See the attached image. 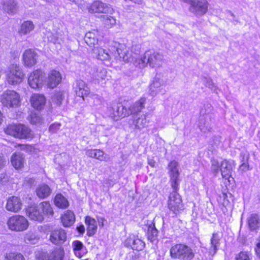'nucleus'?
Segmentation results:
<instances>
[{
    "label": "nucleus",
    "mask_w": 260,
    "mask_h": 260,
    "mask_svg": "<svg viewBox=\"0 0 260 260\" xmlns=\"http://www.w3.org/2000/svg\"><path fill=\"white\" fill-rule=\"evenodd\" d=\"M116 52L120 58L125 62H131L139 68H143L149 64L151 68H159L162 64L163 56L158 52L152 50L146 51L143 56L136 57L126 48L117 47Z\"/></svg>",
    "instance_id": "1"
},
{
    "label": "nucleus",
    "mask_w": 260,
    "mask_h": 260,
    "mask_svg": "<svg viewBox=\"0 0 260 260\" xmlns=\"http://www.w3.org/2000/svg\"><path fill=\"white\" fill-rule=\"evenodd\" d=\"M170 256L174 259L192 260L195 256L194 250L184 243L175 244L170 249Z\"/></svg>",
    "instance_id": "2"
},
{
    "label": "nucleus",
    "mask_w": 260,
    "mask_h": 260,
    "mask_svg": "<svg viewBox=\"0 0 260 260\" xmlns=\"http://www.w3.org/2000/svg\"><path fill=\"white\" fill-rule=\"evenodd\" d=\"M5 132L8 135L20 139L29 138L32 136L30 129L23 124L9 125L5 130Z\"/></svg>",
    "instance_id": "3"
},
{
    "label": "nucleus",
    "mask_w": 260,
    "mask_h": 260,
    "mask_svg": "<svg viewBox=\"0 0 260 260\" xmlns=\"http://www.w3.org/2000/svg\"><path fill=\"white\" fill-rule=\"evenodd\" d=\"M9 229L15 232H22L27 229L29 223L23 216L15 215L11 216L7 221Z\"/></svg>",
    "instance_id": "4"
},
{
    "label": "nucleus",
    "mask_w": 260,
    "mask_h": 260,
    "mask_svg": "<svg viewBox=\"0 0 260 260\" xmlns=\"http://www.w3.org/2000/svg\"><path fill=\"white\" fill-rule=\"evenodd\" d=\"M6 76L9 84L16 85L22 81L24 74L19 66L13 64L9 67Z\"/></svg>",
    "instance_id": "5"
},
{
    "label": "nucleus",
    "mask_w": 260,
    "mask_h": 260,
    "mask_svg": "<svg viewBox=\"0 0 260 260\" xmlns=\"http://www.w3.org/2000/svg\"><path fill=\"white\" fill-rule=\"evenodd\" d=\"M2 104L8 108L17 107L20 103L19 94L14 90H8L5 91L1 99Z\"/></svg>",
    "instance_id": "6"
},
{
    "label": "nucleus",
    "mask_w": 260,
    "mask_h": 260,
    "mask_svg": "<svg viewBox=\"0 0 260 260\" xmlns=\"http://www.w3.org/2000/svg\"><path fill=\"white\" fill-rule=\"evenodd\" d=\"M178 166V162L175 160H173L169 164L168 167L171 186L175 190H179L180 181Z\"/></svg>",
    "instance_id": "7"
},
{
    "label": "nucleus",
    "mask_w": 260,
    "mask_h": 260,
    "mask_svg": "<svg viewBox=\"0 0 260 260\" xmlns=\"http://www.w3.org/2000/svg\"><path fill=\"white\" fill-rule=\"evenodd\" d=\"M178 190L173 189L170 194L168 201V207L174 214H177L183 210V205Z\"/></svg>",
    "instance_id": "8"
},
{
    "label": "nucleus",
    "mask_w": 260,
    "mask_h": 260,
    "mask_svg": "<svg viewBox=\"0 0 260 260\" xmlns=\"http://www.w3.org/2000/svg\"><path fill=\"white\" fill-rule=\"evenodd\" d=\"M110 116L114 120L117 121L119 119L124 118L129 115L127 109L121 103H113L112 106L108 109Z\"/></svg>",
    "instance_id": "9"
},
{
    "label": "nucleus",
    "mask_w": 260,
    "mask_h": 260,
    "mask_svg": "<svg viewBox=\"0 0 260 260\" xmlns=\"http://www.w3.org/2000/svg\"><path fill=\"white\" fill-rule=\"evenodd\" d=\"M89 13H102L112 14L114 12V9L111 6L100 1H94L88 7Z\"/></svg>",
    "instance_id": "10"
},
{
    "label": "nucleus",
    "mask_w": 260,
    "mask_h": 260,
    "mask_svg": "<svg viewBox=\"0 0 260 260\" xmlns=\"http://www.w3.org/2000/svg\"><path fill=\"white\" fill-rule=\"evenodd\" d=\"M133 123L134 128L138 130H142V129L147 127L150 122L151 115L146 113L144 114H137L133 116Z\"/></svg>",
    "instance_id": "11"
},
{
    "label": "nucleus",
    "mask_w": 260,
    "mask_h": 260,
    "mask_svg": "<svg viewBox=\"0 0 260 260\" xmlns=\"http://www.w3.org/2000/svg\"><path fill=\"white\" fill-rule=\"evenodd\" d=\"M44 78L43 72L37 70L32 72L28 78L29 85L34 89L39 88L42 87Z\"/></svg>",
    "instance_id": "12"
},
{
    "label": "nucleus",
    "mask_w": 260,
    "mask_h": 260,
    "mask_svg": "<svg viewBox=\"0 0 260 260\" xmlns=\"http://www.w3.org/2000/svg\"><path fill=\"white\" fill-rule=\"evenodd\" d=\"M236 166V162L234 160H224L220 164V171L223 178L229 179L232 176V173L234 168Z\"/></svg>",
    "instance_id": "13"
},
{
    "label": "nucleus",
    "mask_w": 260,
    "mask_h": 260,
    "mask_svg": "<svg viewBox=\"0 0 260 260\" xmlns=\"http://www.w3.org/2000/svg\"><path fill=\"white\" fill-rule=\"evenodd\" d=\"M49 240L54 244L61 245L67 240L66 233L61 228L55 229L51 232Z\"/></svg>",
    "instance_id": "14"
},
{
    "label": "nucleus",
    "mask_w": 260,
    "mask_h": 260,
    "mask_svg": "<svg viewBox=\"0 0 260 260\" xmlns=\"http://www.w3.org/2000/svg\"><path fill=\"white\" fill-rule=\"evenodd\" d=\"M125 243L127 246L138 251H142L145 247V243L135 235L129 236L126 240Z\"/></svg>",
    "instance_id": "15"
},
{
    "label": "nucleus",
    "mask_w": 260,
    "mask_h": 260,
    "mask_svg": "<svg viewBox=\"0 0 260 260\" xmlns=\"http://www.w3.org/2000/svg\"><path fill=\"white\" fill-rule=\"evenodd\" d=\"M38 55L32 49L26 50L23 54V61L25 66L31 67L37 62Z\"/></svg>",
    "instance_id": "16"
},
{
    "label": "nucleus",
    "mask_w": 260,
    "mask_h": 260,
    "mask_svg": "<svg viewBox=\"0 0 260 260\" xmlns=\"http://www.w3.org/2000/svg\"><path fill=\"white\" fill-rule=\"evenodd\" d=\"M165 81L159 76H156L153 82L149 86V94L152 96H155L158 93L161 92L162 87L165 85Z\"/></svg>",
    "instance_id": "17"
},
{
    "label": "nucleus",
    "mask_w": 260,
    "mask_h": 260,
    "mask_svg": "<svg viewBox=\"0 0 260 260\" xmlns=\"http://www.w3.org/2000/svg\"><path fill=\"white\" fill-rule=\"evenodd\" d=\"M22 205L20 198L13 196L7 200L6 208L9 211L17 212L21 209Z\"/></svg>",
    "instance_id": "18"
},
{
    "label": "nucleus",
    "mask_w": 260,
    "mask_h": 260,
    "mask_svg": "<svg viewBox=\"0 0 260 260\" xmlns=\"http://www.w3.org/2000/svg\"><path fill=\"white\" fill-rule=\"evenodd\" d=\"M39 205L29 207L26 209L27 216L31 219L41 222L43 220L44 217L41 213Z\"/></svg>",
    "instance_id": "19"
},
{
    "label": "nucleus",
    "mask_w": 260,
    "mask_h": 260,
    "mask_svg": "<svg viewBox=\"0 0 260 260\" xmlns=\"http://www.w3.org/2000/svg\"><path fill=\"white\" fill-rule=\"evenodd\" d=\"M199 127L201 132L206 133L212 129L211 117L209 114L202 115L200 117Z\"/></svg>",
    "instance_id": "20"
},
{
    "label": "nucleus",
    "mask_w": 260,
    "mask_h": 260,
    "mask_svg": "<svg viewBox=\"0 0 260 260\" xmlns=\"http://www.w3.org/2000/svg\"><path fill=\"white\" fill-rule=\"evenodd\" d=\"M92 54L94 57L101 60L110 59L112 54L109 50H106L98 46L94 47L92 49Z\"/></svg>",
    "instance_id": "21"
},
{
    "label": "nucleus",
    "mask_w": 260,
    "mask_h": 260,
    "mask_svg": "<svg viewBox=\"0 0 260 260\" xmlns=\"http://www.w3.org/2000/svg\"><path fill=\"white\" fill-rule=\"evenodd\" d=\"M75 89L76 95L82 98L88 95L90 93L89 88L86 83L82 80L76 81Z\"/></svg>",
    "instance_id": "22"
},
{
    "label": "nucleus",
    "mask_w": 260,
    "mask_h": 260,
    "mask_svg": "<svg viewBox=\"0 0 260 260\" xmlns=\"http://www.w3.org/2000/svg\"><path fill=\"white\" fill-rule=\"evenodd\" d=\"M61 76L60 73L55 70L50 72L48 77L47 86L49 88H53L61 82Z\"/></svg>",
    "instance_id": "23"
},
{
    "label": "nucleus",
    "mask_w": 260,
    "mask_h": 260,
    "mask_svg": "<svg viewBox=\"0 0 260 260\" xmlns=\"http://www.w3.org/2000/svg\"><path fill=\"white\" fill-rule=\"evenodd\" d=\"M146 101V98L143 97L131 105L128 109H127L128 111H129L128 112L129 115L132 114L133 116H134L137 114H140L139 113L145 108Z\"/></svg>",
    "instance_id": "24"
},
{
    "label": "nucleus",
    "mask_w": 260,
    "mask_h": 260,
    "mask_svg": "<svg viewBox=\"0 0 260 260\" xmlns=\"http://www.w3.org/2000/svg\"><path fill=\"white\" fill-rule=\"evenodd\" d=\"M30 102L34 108L41 110L46 103V98L42 94H34L31 97Z\"/></svg>",
    "instance_id": "25"
},
{
    "label": "nucleus",
    "mask_w": 260,
    "mask_h": 260,
    "mask_svg": "<svg viewBox=\"0 0 260 260\" xmlns=\"http://www.w3.org/2000/svg\"><path fill=\"white\" fill-rule=\"evenodd\" d=\"M86 154L90 157L96 158L100 161H107L110 159L109 155L100 149L88 150Z\"/></svg>",
    "instance_id": "26"
},
{
    "label": "nucleus",
    "mask_w": 260,
    "mask_h": 260,
    "mask_svg": "<svg viewBox=\"0 0 260 260\" xmlns=\"http://www.w3.org/2000/svg\"><path fill=\"white\" fill-rule=\"evenodd\" d=\"M91 76L93 80L98 81L99 82L103 80H108L107 70L103 68H94L91 73Z\"/></svg>",
    "instance_id": "27"
},
{
    "label": "nucleus",
    "mask_w": 260,
    "mask_h": 260,
    "mask_svg": "<svg viewBox=\"0 0 260 260\" xmlns=\"http://www.w3.org/2000/svg\"><path fill=\"white\" fill-rule=\"evenodd\" d=\"M36 192L39 198L44 199L47 198L50 195L51 189L48 185L42 184L39 185L36 188Z\"/></svg>",
    "instance_id": "28"
},
{
    "label": "nucleus",
    "mask_w": 260,
    "mask_h": 260,
    "mask_svg": "<svg viewBox=\"0 0 260 260\" xmlns=\"http://www.w3.org/2000/svg\"><path fill=\"white\" fill-rule=\"evenodd\" d=\"M11 163L16 169H20L24 166V157L20 153H15L11 157Z\"/></svg>",
    "instance_id": "29"
},
{
    "label": "nucleus",
    "mask_w": 260,
    "mask_h": 260,
    "mask_svg": "<svg viewBox=\"0 0 260 260\" xmlns=\"http://www.w3.org/2000/svg\"><path fill=\"white\" fill-rule=\"evenodd\" d=\"M221 236L218 233H214L210 240V252L215 254L220 246Z\"/></svg>",
    "instance_id": "30"
},
{
    "label": "nucleus",
    "mask_w": 260,
    "mask_h": 260,
    "mask_svg": "<svg viewBox=\"0 0 260 260\" xmlns=\"http://www.w3.org/2000/svg\"><path fill=\"white\" fill-rule=\"evenodd\" d=\"M85 222L87 225V234L88 236H93L96 232L97 225L96 222L94 218L90 216H86Z\"/></svg>",
    "instance_id": "31"
},
{
    "label": "nucleus",
    "mask_w": 260,
    "mask_h": 260,
    "mask_svg": "<svg viewBox=\"0 0 260 260\" xmlns=\"http://www.w3.org/2000/svg\"><path fill=\"white\" fill-rule=\"evenodd\" d=\"M75 221V215L71 210L67 211L61 217V222L64 227L71 226Z\"/></svg>",
    "instance_id": "32"
},
{
    "label": "nucleus",
    "mask_w": 260,
    "mask_h": 260,
    "mask_svg": "<svg viewBox=\"0 0 260 260\" xmlns=\"http://www.w3.org/2000/svg\"><path fill=\"white\" fill-rule=\"evenodd\" d=\"M3 9L9 14H15L18 10L17 3L15 0H6L4 3Z\"/></svg>",
    "instance_id": "33"
},
{
    "label": "nucleus",
    "mask_w": 260,
    "mask_h": 260,
    "mask_svg": "<svg viewBox=\"0 0 260 260\" xmlns=\"http://www.w3.org/2000/svg\"><path fill=\"white\" fill-rule=\"evenodd\" d=\"M98 32H88L85 34L84 37V41L90 47H95L94 46L97 44L98 42V39L97 38Z\"/></svg>",
    "instance_id": "34"
},
{
    "label": "nucleus",
    "mask_w": 260,
    "mask_h": 260,
    "mask_svg": "<svg viewBox=\"0 0 260 260\" xmlns=\"http://www.w3.org/2000/svg\"><path fill=\"white\" fill-rule=\"evenodd\" d=\"M248 223L250 230H256L260 225V216L255 213L251 214L248 218Z\"/></svg>",
    "instance_id": "35"
},
{
    "label": "nucleus",
    "mask_w": 260,
    "mask_h": 260,
    "mask_svg": "<svg viewBox=\"0 0 260 260\" xmlns=\"http://www.w3.org/2000/svg\"><path fill=\"white\" fill-rule=\"evenodd\" d=\"M34 24L31 21H25L21 25L19 33L21 35H25L29 33L34 28Z\"/></svg>",
    "instance_id": "36"
},
{
    "label": "nucleus",
    "mask_w": 260,
    "mask_h": 260,
    "mask_svg": "<svg viewBox=\"0 0 260 260\" xmlns=\"http://www.w3.org/2000/svg\"><path fill=\"white\" fill-rule=\"evenodd\" d=\"M39 205L43 217L44 215L53 216L54 212L49 202H43Z\"/></svg>",
    "instance_id": "37"
},
{
    "label": "nucleus",
    "mask_w": 260,
    "mask_h": 260,
    "mask_svg": "<svg viewBox=\"0 0 260 260\" xmlns=\"http://www.w3.org/2000/svg\"><path fill=\"white\" fill-rule=\"evenodd\" d=\"M64 254L63 248H56L48 255V260H63Z\"/></svg>",
    "instance_id": "38"
},
{
    "label": "nucleus",
    "mask_w": 260,
    "mask_h": 260,
    "mask_svg": "<svg viewBox=\"0 0 260 260\" xmlns=\"http://www.w3.org/2000/svg\"><path fill=\"white\" fill-rule=\"evenodd\" d=\"M54 204L58 208L64 209L68 207V200L61 194H57L54 199Z\"/></svg>",
    "instance_id": "39"
},
{
    "label": "nucleus",
    "mask_w": 260,
    "mask_h": 260,
    "mask_svg": "<svg viewBox=\"0 0 260 260\" xmlns=\"http://www.w3.org/2000/svg\"><path fill=\"white\" fill-rule=\"evenodd\" d=\"M157 234L158 231L155 228V224L152 222L148 227L147 235L148 240L153 242L157 236Z\"/></svg>",
    "instance_id": "40"
},
{
    "label": "nucleus",
    "mask_w": 260,
    "mask_h": 260,
    "mask_svg": "<svg viewBox=\"0 0 260 260\" xmlns=\"http://www.w3.org/2000/svg\"><path fill=\"white\" fill-rule=\"evenodd\" d=\"M64 93L62 91H58L55 92L52 97V102L56 104L57 106H59L61 104L62 101L64 98Z\"/></svg>",
    "instance_id": "41"
},
{
    "label": "nucleus",
    "mask_w": 260,
    "mask_h": 260,
    "mask_svg": "<svg viewBox=\"0 0 260 260\" xmlns=\"http://www.w3.org/2000/svg\"><path fill=\"white\" fill-rule=\"evenodd\" d=\"M4 260H25V258L20 253L9 252L6 254Z\"/></svg>",
    "instance_id": "42"
},
{
    "label": "nucleus",
    "mask_w": 260,
    "mask_h": 260,
    "mask_svg": "<svg viewBox=\"0 0 260 260\" xmlns=\"http://www.w3.org/2000/svg\"><path fill=\"white\" fill-rule=\"evenodd\" d=\"M103 22L107 27H112L115 25L116 23V19L111 16L109 15H103Z\"/></svg>",
    "instance_id": "43"
},
{
    "label": "nucleus",
    "mask_w": 260,
    "mask_h": 260,
    "mask_svg": "<svg viewBox=\"0 0 260 260\" xmlns=\"http://www.w3.org/2000/svg\"><path fill=\"white\" fill-rule=\"evenodd\" d=\"M24 240L27 244H36L38 242L39 239L32 233H27L24 237Z\"/></svg>",
    "instance_id": "44"
},
{
    "label": "nucleus",
    "mask_w": 260,
    "mask_h": 260,
    "mask_svg": "<svg viewBox=\"0 0 260 260\" xmlns=\"http://www.w3.org/2000/svg\"><path fill=\"white\" fill-rule=\"evenodd\" d=\"M72 246L73 250L76 253H77L78 251H81L84 253L85 252L84 251L86 249L83 243L79 241H74L72 244Z\"/></svg>",
    "instance_id": "45"
},
{
    "label": "nucleus",
    "mask_w": 260,
    "mask_h": 260,
    "mask_svg": "<svg viewBox=\"0 0 260 260\" xmlns=\"http://www.w3.org/2000/svg\"><path fill=\"white\" fill-rule=\"evenodd\" d=\"M204 82L206 87L211 89L214 92L217 93L218 87L214 84L211 78H204Z\"/></svg>",
    "instance_id": "46"
},
{
    "label": "nucleus",
    "mask_w": 260,
    "mask_h": 260,
    "mask_svg": "<svg viewBox=\"0 0 260 260\" xmlns=\"http://www.w3.org/2000/svg\"><path fill=\"white\" fill-rule=\"evenodd\" d=\"M250 253L248 252L241 251L236 257V260H250Z\"/></svg>",
    "instance_id": "47"
},
{
    "label": "nucleus",
    "mask_w": 260,
    "mask_h": 260,
    "mask_svg": "<svg viewBox=\"0 0 260 260\" xmlns=\"http://www.w3.org/2000/svg\"><path fill=\"white\" fill-rule=\"evenodd\" d=\"M220 168V165L216 159L211 160V169L213 173L216 175L219 171V168Z\"/></svg>",
    "instance_id": "48"
},
{
    "label": "nucleus",
    "mask_w": 260,
    "mask_h": 260,
    "mask_svg": "<svg viewBox=\"0 0 260 260\" xmlns=\"http://www.w3.org/2000/svg\"><path fill=\"white\" fill-rule=\"evenodd\" d=\"M30 122L33 124H37L42 122V118L36 114H34L31 115Z\"/></svg>",
    "instance_id": "49"
},
{
    "label": "nucleus",
    "mask_w": 260,
    "mask_h": 260,
    "mask_svg": "<svg viewBox=\"0 0 260 260\" xmlns=\"http://www.w3.org/2000/svg\"><path fill=\"white\" fill-rule=\"evenodd\" d=\"M239 159L241 163L248 162L249 154L247 152H242L240 153Z\"/></svg>",
    "instance_id": "50"
},
{
    "label": "nucleus",
    "mask_w": 260,
    "mask_h": 260,
    "mask_svg": "<svg viewBox=\"0 0 260 260\" xmlns=\"http://www.w3.org/2000/svg\"><path fill=\"white\" fill-rule=\"evenodd\" d=\"M251 169L252 168L250 167L248 162L242 163L239 168V170L242 173L246 172Z\"/></svg>",
    "instance_id": "51"
},
{
    "label": "nucleus",
    "mask_w": 260,
    "mask_h": 260,
    "mask_svg": "<svg viewBox=\"0 0 260 260\" xmlns=\"http://www.w3.org/2000/svg\"><path fill=\"white\" fill-rule=\"evenodd\" d=\"M24 183L29 187L36 184V180L34 178L26 177L24 180Z\"/></svg>",
    "instance_id": "52"
},
{
    "label": "nucleus",
    "mask_w": 260,
    "mask_h": 260,
    "mask_svg": "<svg viewBox=\"0 0 260 260\" xmlns=\"http://www.w3.org/2000/svg\"><path fill=\"white\" fill-rule=\"evenodd\" d=\"M60 123H54L51 124L49 127V131L51 133H56L60 128Z\"/></svg>",
    "instance_id": "53"
},
{
    "label": "nucleus",
    "mask_w": 260,
    "mask_h": 260,
    "mask_svg": "<svg viewBox=\"0 0 260 260\" xmlns=\"http://www.w3.org/2000/svg\"><path fill=\"white\" fill-rule=\"evenodd\" d=\"M254 250L256 255L258 257H260V236L259 237V238L258 239V242L256 245V247L254 248Z\"/></svg>",
    "instance_id": "54"
},
{
    "label": "nucleus",
    "mask_w": 260,
    "mask_h": 260,
    "mask_svg": "<svg viewBox=\"0 0 260 260\" xmlns=\"http://www.w3.org/2000/svg\"><path fill=\"white\" fill-rule=\"evenodd\" d=\"M76 229L78 231V232L81 234H83L85 232V228L83 224L80 225L79 226H77Z\"/></svg>",
    "instance_id": "55"
},
{
    "label": "nucleus",
    "mask_w": 260,
    "mask_h": 260,
    "mask_svg": "<svg viewBox=\"0 0 260 260\" xmlns=\"http://www.w3.org/2000/svg\"><path fill=\"white\" fill-rule=\"evenodd\" d=\"M148 163L152 167H154L155 165V161L152 159H148Z\"/></svg>",
    "instance_id": "56"
},
{
    "label": "nucleus",
    "mask_w": 260,
    "mask_h": 260,
    "mask_svg": "<svg viewBox=\"0 0 260 260\" xmlns=\"http://www.w3.org/2000/svg\"><path fill=\"white\" fill-rule=\"evenodd\" d=\"M5 160H4L3 157L0 156V170L3 168L5 165Z\"/></svg>",
    "instance_id": "57"
},
{
    "label": "nucleus",
    "mask_w": 260,
    "mask_h": 260,
    "mask_svg": "<svg viewBox=\"0 0 260 260\" xmlns=\"http://www.w3.org/2000/svg\"><path fill=\"white\" fill-rule=\"evenodd\" d=\"M19 146L20 147L21 150H27L29 148V146L26 145H19Z\"/></svg>",
    "instance_id": "58"
},
{
    "label": "nucleus",
    "mask_w": 260,
    "mask_h": 260,
    "mask_svg": "<svg viewBox=\"0 0 260 260\" xmlns=\"http://www.w3.org/2000/svg\"><path fill=\"white\" fill-rule=\"evenodd\" d=\"M214 140L215 141V145H218L219 144V138L218 137H215Z\"/></svg>",
    "instance_id": "59"
},
{
    "label": "nucleus",
    "mask_w": 260,
    "mask_h": 260,
    "mask_svg": "<svg viewBox=\"0 0 260 260\" xmlns=\"http://www.w3.org/2000/svg\"><path fill=\"white\" fill-rule=\"evenodd\" d=\"M3 121V114L2 113L1 111H0V124L2 123Z\"/></svg>",
    "instance_id": "60"
},
{
    "label": "nucleus",
    "mask_w": 260,
    "mask_h": 260,
    "mask_svg": "<svg viewBox=\"0 0 260 260\" xmlns=\"http://www.w3.org/2000/svg\"><path fill=\"white\" fill-rule=\"evenodd\" d=\"M226 197V194L225 193H223V197L225 198Z\"/></svg>",
    "instance_id": "61"
},
{
    "label": "nucleus",
    "mask_w": 260,
    "mask_h": 260,
    "mask_svg": "<svg viewBox=\"0 0 260 260\" xmlns=\"http://www.w3.org/2000/svg\"><path fill=\"white\" fill-rule=\"evenodd\" d=\"M109 260H112V259H110Z\"/></svg>",
    "instance_id": "62"
},
{
    "label": "nucleus",
    "mask_w": 260,
    "mask_h": 260,
    "mask_svg": "<svg viewBox=\"0 0 260 260\" xmlns=\"http://www.w3.org/2000/svg\"><path fill=\"white\" fill-rule=\"evenodd\" d=\"M259 258L260 259V257H259Z\"/></svg>",
    "instance_id": "63"
}]
</instances>
